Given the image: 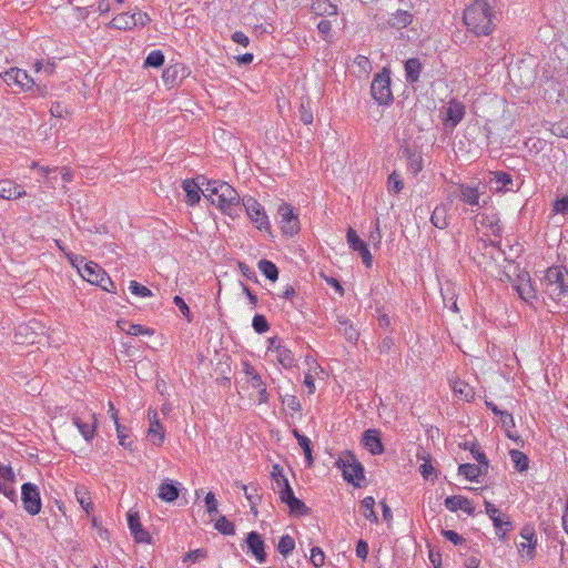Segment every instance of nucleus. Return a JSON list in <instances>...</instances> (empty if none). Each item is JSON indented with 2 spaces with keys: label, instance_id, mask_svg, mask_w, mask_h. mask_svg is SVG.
I'll list each match as a JSON object with an SVG mask.
<instances>
[{
  "label": "nucleus",
  "instance_id": "obj_1",
  "mask_svg": "<svg viewBox=\"0 0 568 568\" xmlns=\"http://www.w3.org/2000/svg\"><path fill=\"white\" fill-rule=\"evenodd\" d=\"M495 12L487 0H475L464 11L467 30L477 37L489 36L495 29Z\"/></svg>",
  "mask_w": 568,
  "mask_h": 568
},
{
  "label": "nucleus",
  "instance_id": "obj_2",
  "mask_svg": "<svg viewBox=\"0 0 568 568\" xmlns=\"http://www.w3.org/2000/svg\"><path fill=\"white\" fill-rule=\"evenodd\" d=\"M203 195L225 214H236V211L240 207V194L226 182L206 181Z\"/></svg>",
  "mask_w": 568,
  "mask_h": 568
},
{
  "label": "nucleus",
  "instance_id": "obj_3",
  "mask_svg": "<svg viewBox=\"0 0 568 568\" xmlns=\"http://www.w3.org/2000/svg\"><path fill=\"white\" fill-rule=\"evenodd\" d=\"M71 264L77 267L83 280L100 286L103 291L115 292V285L106 272L94 262H85L81 256H69Z\"/></svg>",
  "mask_w": 568,
  "mask_h": 568
},
{
  "label": "nucleus",
  "instance_id": "obj_4",
  "mask_svg": "<svg viewBox=\"0 0 568 568\" xmlns=\"http://www.w3.org/2000/svg\"><path fill=\"white\" fill-rule=\"evenodd\" d=\"M541 287L545 294L556 301L568 294V271L562 266L547 268L541 278Z\"/></svg>",
  "mask_w": 568,
  "mask_h": 568
},
{
  "label": "nucleus",
  "instance_id": "obj_5",
  "mask_svg": "<svg viewBox=\"0 0 568 568\" xmlns=\"http://www.w3.org/2000/svg\"><path fill=\"white\" fill-rule=\"evenodd\" d=\"M371 93L378 104H388L393 101L390 77L386 69L374 77L371 85Z\"/></svg>",
  "mask_w": 568,
  "mask_h": 568
},
{
  "label": "nucleus",
  "instance_id": "obj_6",
  "mask_svg": "<svg viewBox=\"0 0 568 568\" xmlns=\"http://www.w3.org/2000/svg\"><path fill=\"white\" fill-rule=\"evenodd\" d=\"M0 78L9 87L16 85L23 92L33 89L37 81H41L40 78L30 77L24 70L19 68H11L3 73H0Z\"/></svg>",
  "mask_w": 568,
  "mask_h": 568
},
{
  "label": "nucleus",
  "instance_id": "obj_7",
  "mask_svg": "<svg viewBox=\"0 0 568 568\" xmlns=\"http://www.w3.org/2000/svg\"><path fill=\"white\" fill-rule=\"evenodd\" d=\"M281 230L285 235L293 236L301 230L298 215L288 203H282L277 210Z\"/></svg>",
  "mask_w": 568,
  "mask_h": 568
},
{
  "label": "nucleus",
  "instance_id": "obj_8",
  "mask_svg": "<svg viewBox=\"0 0 568 568\" xmlns=\"http://www.w3.org/2000/svg\"><path fill=\"white\" fill-rule=\"evenodd\" d=\"M150 21V17L144 12H122L112 19L111 26L119 30H131L134 27H144Z\"/></svg>",
  "mask_w": 568,
  "mask_h": 568
},
{
  "label": "nucleus",
  "instance_id": "obj_9",
  "mask_svg": "<svg viewBox=\"0 0 568 568\" xmlns=\"http://www.w3.org/2000/svg\"><path fill=\"white\" fill-rule=\"evenodd\" d=\"M486 193L485 185H469V184H460L458 185V194L462 202L469 205L470 207H480L487 204V200L481 196Z\"/></svg>",
  "mask_w": 568,
  "mask_h": 568
},
{
  "label": "nucleus",
  "instance_id": "obj_10",
  "mask_svg": "<svg viewBox=\"0 0 568 568\" xmlns=\"http://www.w3.org/2000/svg\"><path fill=\"white\" fill-rule=\"evenodd\" d=\"M242 204L246 211V214L258 230L267 231L270 229L268 217L265 214L262 205L255 199L244 197L242 200Z\"/></svg>",
  "mask_w": 568,
  "mask_h": 568
},
{
  "label": "nucleus",
  "instance_id": "obj_11",
  "mask_svg": "<svg viewBox=\"0 0 568 568\" xmlns=\"http://www.w3.org/2000/svg\"><path fill=\"white\" fill-rule=\"evenodd\" d=\"M338 467L343 471L344 479L348 483L358 485L356 480L364 478V468L354 455H346L337 462Z\"/></svg>",
  "mask_w": 568,
  "mask_h": 568
},
{
  "label": "nucleus",
  "instance_id": "obj_12",
  "mask_svg": "<svg viewBox=\"0 0 568 568\" xmlns=\"http://www.w3.org/2000/svg\"><path fill=\"white\" fill-rule=\"evenodd\" d=\"M21 499L23 508L34 516L41 510V498L38 487L34 484L26 483L21 487Z\"/></svg>",
  "mask_w": 568,
  "mask_h": 568
},
{
  "label": "nucleus",
  "instance_id": "obj_13",
  "mask_svg": "<svg viewBox=\"0 0 568 568\" xmlns=\"http://www.w3.org/2000/svg\"><path fill=\"white\" fill-rule=\"evenodd\" d=\"M243 372L246 375V382L252 387L257 389L258 393V403L265 404L268 402L270 394L266 389V385L263 382L261 375L257 371L248 363H243Z\"/></svg>",
  "mask_w": 568,
  "mask_h": 568
},
{
  "label": "nucleus",
  "instance_id": "obj_14",
  "mask_svg": "<svg viewBox=\"0 0 568 568\" xmlns=\"http://www.w3.org/2000/svg\"><path fill=\"white\" fill-rule=\"evenodd\" d=\"M206 181H209L205 176L200 175L195 180H184L182 183V189L186 194V203L189 205H195L199 203L201 196L200 193L203 194V190L206 186Z\"/></svg>",
  "mask_w": 568,
  "mask_h": 568
},
{
  "label": "nucleus",
  "instance_id": "obj_15",
  "mask_svg": "<svg viewBox=\"0 0 568 568\" xmlns=\"http://www.w3.org/2000/svg\"><path fill=\"white\" fill-rule=\"evenodd\" d=\"M246 544L250 552L257 562L263 564L266 560L265 542L262 536L256 531L247 534Z\"/></svg>",
  "mask_w": 568,
  "mask_h": 568
},
{
  "label": "nucleus",
  "instance_id": "obj_16",
  "mask_svg": "<svg viewBox=\"0 0 568 568\" xmlns=\"http://www.w3.org/2000/svg\"><path fill=\"white\" fill-rule=\"evenodd\" d=\"M148 418H149L148 436L150 437V439L153 444L161 445L165 438V430L159 420L158 413L153 409H149Z\"/></svg>",
  "mask_w": 568,
  "mask_h": 568
},
{
  "label": "nucleus",
  "instance_id": "obj_17",
  "mask_svg": "<svg viewBox=\"0 0 568 568\" xmlns=\"http://www.w3.org/2000/svg\"><path fill=\"white\" fill-rule=\"evenodd\" d=\"M515 288L523 301L532 304L537 300L536 290L532 287L530 276L524 273L518 276V283Z\"/></svg>",
  "mask_w": 568,
  "mask_h": 568
},
{
  "label": "nucleus",
  "instance_id": "obj_18",
  "mask_svg": "<svg viewBox=\"0 0 568 568\" xmlns=\"http://www.w3.org/2000/svg\"><path fill=\"white\" fill-rule=\"evenodd\" d=\"M362 444L373 455H379L384 452V446L377 429H367L363 433Z\"/></svg>",
  "mask_w": 568,
  "mask_h": 568
},
{
  "label": "nucleus",
  "instance_id": "obj_19",
  "mask_svg": "<svg viewBox=\"0 0 568 568\" xmlns=\"http://www.w3.org/2000/svg\"><path fill=\"white\" fill-rule=\"evenodd\" d=\"M128 525L131 534L138 542H150V534L142 527L138 513H128Z\"/></svg>",
  "mask_w": 568,
  "mask_h": 568
},
{
  "label": "nucleus",
  "instance_id": "obj_20",
  "mask_svg": "<svg viewBox=\"0 0 568 568\" xmlns=\"http://www.w3.org/2000/svg\"><path fill=\"white\" fill-rule=\"evenodd\" d=\"M72 423L85 440H90L95 436L98 427V418L95 414H91L89 420H82L80 417L74 416L72 418Z\"/></svg>",
  "mask_w": 568,
  "mask_h": 568
},
{
  "label": "nucleus",
  "instance_id": "obj_21",
  "mask_svg": "<svg viewBox=\"0 0 568 568\" xmlns=\"http://www.w3.org/2000/svg\"><path fill=\"white\" fill-rule=\"evenodd\" d=\"M27 195L24 189L12 180H1L0 197L3 200H17Z\"/></svg>",
  "mask_w": 568,
  "mask_h": 568
},
{
  "label": "nucleus",
  "instance_id": "obj_22",
  "mask_svg": "<svg viewBox=\"0 0 568 568\" xmlns=\"http://www.w3.org/2000/svg\"><path fill=\"white\" fill-rule=\"evenodd\" d=\"M444 504L445 507L450 511H457L458 509H460L469 516H473L475 514V508L471 501L468 498L460 495L447 497Z\"/></svg>",
  "mask_w": 568,
  "mask_h": 568
},
{
  "label": "nucleus",
  "instance_id": "obj_23",
  "mask_svg": "<svg viewBox=\"0 0 568 568\" xmlns=\"http://www.w3.org/2000/svg\"><path fill=\"white\" fill-rule=\"evenodd\" d=\"M488 183L496 192L513 191L514 186L511 176L505 172H491Z\"/></svg>",
  "mask_w": 568,
  "mask_h": 568
},
{
  "label": "nucleus",
  "instance_id": "obj_24",
  "mask_svg": "<svg viewBox=\"0 0 568 568\" xmlns=\"http://www.w3.org/2000/svg\"><path fill=\"white\" fill-rule=\"evenodd\" d=\"M465 115V106L455 100L449 101L446 108L445 121L456 126Z\"/></svg>",
  "mask_w": 568,
  "mask_h": 568
},
{
  "label": "nucleus",
  "instance_id": "obj_25",
  "mask_svg": "<svg viewBox=\"0 0 568 568\" xmlns=\"http://www.w3.org/2000/svg\"><path fill=\"white\" fill-rule=\"evenodd\" d=\"M179 494V488L169 478L164 479L159 486L158 497L163 501L173 503L178 499Z\"/></svg>",
  "mask_w": 568,
  "mask_h": 568
},
{
  "label": "nucleus",
  "instance_id": "obj_26",
  "mask_svg": "<svg viewBox=\"0 0 568 568\" xmlns=\"http://www.w3.org/2000/svg\"><path fill=\"white\" fill-rule=\"evenodd\" d=\"M311 9L317 16L337 14V6L332 3L329 0H314Z\"/></svg>",
  "mask_w": 568,
  "mask_h": 568
},
{
  "label": "nucleus",
  "instance_id": "obj_27",
  "mask_svg": "<svg viewBox=\"0 0 568 568\" xmlns=\"http://www.w3.org/2000/svg\"><path fill=\"white\" fill-rule=\"evenodd\" d=\"M337 322L338 332L342 333L348 342L355 343L358 339L359 334L349 320L346 317H338Z\"/></svg>",
  "mask_w": 568,
  "mask_h": 568
},
{
  "label": "nucleus",
  "instance_id": "obj_28",
  "mask_svg": "<svg viewBox=\"0 0 568 568\" xmlns=\"http://www.w3.org/2000/svg\"><path fill=\"white\" fill-rule=\"evenodd\" d=\"M448 207L446 204H439L433 211L430 222L434 226L443 230L448 225L447 220Z\"/></svg>",
  "mask_w": 568,
  "mask_h": 568
},
{
  "label": "nucleus",
  "instance_id": "obj_29",
  "mask_svg": "<svg viewBox=\"0 0 568 568\" xmlns=\"http://www.w3.org/2000/svg\"><path fill=\"white\" fill-rule=\"evenodd\" d=\"M422 72V63L418 59L412 58L405 62L406 80L410 83L418 81Z\"/></svg>",
  "mask_w": 568,
  "mask_h": 568
},
{
  "label": "nucleus",
  "instance_id": "obj_30",
  "mask_svg": "<svg viewBox=\"0 0 568 568\" xmlns=\"http://www.w3.org/2000/svg\"><path fill=\"white\" fill-rule=\"evenodd\" d=\"M118 327L132 336L139 335H152L153 331L140 325V324H130L126 321L120 320L116 323Z\"/></svg>",
  "mask_w": 568,
  "mask_h": 568
},
{
  "label": "nucleus",
  "instance_id": "obj_31",
  "mask_svg": "<svg viewBox=\"0 0 568 568\" xmlns=\"http://www.w3.org/2000/svg\"><path fill=\"white\" fill-rule=\"evenodd\" d=\"M374 507L375 499L372 496H367L362 500L359 510L367 520H369L372 524H377L378 517Z\"/></svg>",
  "mask_w": 568,
  "mask_h": 568
},
{
  "label": "nucleus",
  "instance_id": "obj_32",
  "mask_svg": "<svg viewBox=\"0 0 568 568\" xmlns=\"http://www.w3.org/2000/svg\"><path fill=\"white\" fill-rule=\"evenodd\" d=\"M412 21H413V16L408 11L397 10L396 12H394L390 16L388 23L393 28L402 29V28H406L408 24H410Z\"/></svg>",
  "mask_w": 568,
  "mask_h": 568
},
{
  "label": "nucleus",
  "instance_id": "obj_33",
  "mask_svg": "<svg viewBox=\"0 0 568 568\" xmlns=\"http://www.w3.org/2000/svg\"><path fill=\"white\" fill-rule=\"evenodd\" d=\"M483 466L474 464H462L458 467V474L463 475L468 480H476L479 476L486 474Z\"/></svg>",
  "mask_w": 568,
  "mask_h": 568
},
{
  "label": "nucleus",
  "instance_id": "obj_34",
  "mask_svg": "<svg viewBox=\"0 0 568 568\" xmlns=\"http://www.w3.org/2000/svg\"><path fill=\"white\" fill-rule=\"evenodd\" d=\"M276 361L280 365H282L284 368H292L296 365V359L294 354L290 348H287L285 345H283L278 351L276 352Z\"/></svg>",
  "mask_w": 568,
  "mask_h": 568
},
{
  "label": "nucleus",
  "instance_id": "obj_35",
  "mask_svg": "<svg viewBox=\"0 0 568 568\" xmlns=\"http://www.w3.org/2000/svg\"><path fill=\"white\" fill-rule=\"evenodd\" d=\"M404 153L408 161L407 162L408 170L414 175H417L423 169V161H422L420 155L416 154L410 149H405Z\"/></svg>",
  "mask_w": 568,
  "mask_h": 568
},
{
  "label": "nucleus",
  "instance_id": "obj_36",
  "mask_svg": "<svg viewBox=\"0 0 568 568\" xmlns=\"http://www.w3.org/2000/svg\"><path fill=\"white\" fill-rule=\"evenodd\" d=\"M453 392L465 400H469L474 397V389L467 383L462 381H455L452 384Z\"/></svg>",
  "mask_w": 568,
  "mask_h": 568
},
{
  "label": "nucleus",
  "instance_id": "obj_37",
  "mask_svg": "<svg viewBox=\"0 0 568 568\" xmlns=\"http://www.w3.org/2000/svg\"><path fill=\"white\" fill-rule=\"evenodd\" d=\"M509 455L515 468L518 471L523 473L528 469L529 460L526 454L517 449H511Z\"/></svg>",
  "mask_w": 568,
  "mask_h": 568
},
{
  "label": "nucleus",
  "instance_id": "obj_38",
  "mask_svg": "<svg viewBox=\"0 0 568 568\" xmlns=\"http://www.w3.org/2000/svg\"><path fill=\"white\" fill-rule=\"evenodd\" d=\"M258 270L272 282H275L278 277V270L276 265L267 260H261L258 262Z\"/></svg>",
  "mask_w": 568,
  "mask_h": 568
},
{
  "label": "nucleus",
  "instance_id": "obj_39",
  "mask_svg": "<svg viewBox=\"0 0 568 568\" xmlns=\"http://www.w3.org/2000/svg\"><path fill=\"white\" fill-rule=\"evenodd\" d=\"M493 524L500 538H505L507 532L513 528L511 521L505 515H500L499 517L494 518Z\"/></svg>",
  "mask_w": 568,
  "mask_h": 568
},
{
  "label": "nucleus",
  "instance_id": "obj_40",
  "mask_svg": "<svg viewBox=\"0 0 568 568\" xmlns=\"http://www.w3.org/2000/svg\"><path fill=\"white\" fill-rule=\"evenodd\" d=\"M546 125L554 135L568 139V119H561L557 123L547 122Z\"/></svg>",
  "mask_w": 568,
  "mask_h": 568
},
{
  "label": "nucleus",
  "instance_id": "obj_41",
  "mask_svg": "<svg viewBox=\"0 0 568 568\" xmlns=\"http://www.w3.org/2000/svg\"><path fill=\"white\" fill-rule=\"evenodd\" d=\"M294 436L298 442V445L302 447L305 458L307 460V465L313 464V456H312V448H311V440L305 435H302L298 433V430H294Z\"/></svg>",
  "mask_w": 568,
  "mask_h": 568
},
{
  "label": "nucleus",
  "instance_id": "obj_42",
  "mask_svg": "<svg viewBox=\"0 0 568 568\" xmlns=\"http://www.w3.org/2000/svg\"><path fill=\"white\" fill-rule=\"evenodd\" d=\"M295 548V540L290 535H284L281 537L278 544H277V550L278 552L287 557Z\"/></svg>",
  "mask_w": 568,
  "mask_h": 568
},
{
  "label": "nucleus",
  "instance_id": "obj_43",
  "mask_svg": "<svg viewBox=\"0 0 568 568\" xmlns=\"http://www.w3.org/2000/svg\"><path fill=\"white\" fill-rule=\"evenodd\" d=\"M164 63V54L161 50L151 51L144 60L145 68H160Z\"/></svg>",
  "mask_w": 568,
  "mask_h": 568
},
{
  "label": "nucleus",
  "instance_id": "obj_44",
  "mask_svg": "<svg viewBox=\"0 0 568 568\" xmlns=\"http://www.w3.org/2000/svg\"><path fill=\"white\" fill-rule=\"evenodd\" d=\"M215 529L222 535L231 536L235 534V526L232 521H230L226 517H220L215 524Z\"/></svg>",
  "mask_w": 568,
  "mask_h": 568
},
{
  "label": "nucleus",
  "instance_id": "obj_45",
  "mask_svg": "<svg viewBox=\"0 0 568 568\" xmlns=\"http://www.w3.org/2000/svg\"><path fill=\"white\" fill-rule=\"evenodd\" d=\"M404 189V182L400 175L394 171L388 175L387 190L388 192L399 193Z\"/></svg>",
  "mask_w": 568,
  "mask_h": 568
},
{
  "label": "nucleus",
  "instance_id": "obj_46",
  "mask_svg": "<svg viewBox=\"0 0 568 568\" xmlns=\"http://www.w3.org/2000/svg\"><path fill=\"white\" fill-rule=\"evenodd\" d=\"M75 497H77V500L79 501V504L81 505V507L87 513H89L92 509L93 505L91 501V497H90L89 493L83 487L75 489Z\"/></svg>",
  "mask_w": 568,
  "mask_h": 568
},
{
  "label": "nucleus",
  "instance_id": "obj_47",
  "mask_svg": "<svg viewBox=\"0 0 568 568\" xmlns=\"http://www.w3.org/2000/svg\"><path fill=\"white\" fill-rule=\"evenodd\" d=\"M242 489L244 491V495L246 499L251 504V510L256 514V504L261 500V496L256 493V488L250 487L246 485H242Z\"/></svg>",
  "mask_w": 568,
  "mask_h": 568
},
{
  "label": "nucleus",
  "instance_id": "obj_48",
  "mask_svg": "<svg viewBox=\"0 0 568 568\" xmlns=\"http://www.w3.org/2000/svg\"><path fill=\"white\" fill-rule=\"evenodd\" d=\"M485 222L487 223L486 225L490 229V232H491L493 235H495V236H500L501 235L500 221H499V217L496 214L486 215L484 217L483 224Z\"/></svg>",
  "mask_w": 568,
  "mask_h": 568
},
{
  "label": "nucleus",
  "instance_id": "obj_49",
  "mask_svg": "<svg viewBox=\"0 0 568 568\" xmlns=\"http://www.w3.org/2000/svg\"><path fill=\"white\" fill-rule=\"evenodd\" d=\"M499 418H500L501 426L506 432L507 437L514 439L515 437L511 434V429L515 427V422H514L513 415L508 412H504V413H501Z\"/></svg>",
  "mask_w": 568,
  "mask_h": 568
},
{
  "label": "nucleus",
  "instance_id": "obj_50",
  "mask_svg": "<svg viewBox=\"0 0 568 568\" xmlns=\"http://www.w3.org/2000/svg\"><path fill=\"white\" fill-rule=\"evenodd\" d=\"M286 505L290 508V513L293 515L300 516V515H306L308 513V508L306 507L304 501H302L301 499H298L296 497L294 499L290 500Z\"/></svg>",
  "mask_w": 568,
  "mask_h": 568
},
{
  "label": "nucleus",
  "instance_id": "obj_51",
  "mask_svg": "<svg viewBox=\"0 0 568 568\" xmlns=\"http://www.w3.org/2000/svg\"><path fill=\"white\" fill-rule=\"evenodd\" d=\"M129 290L133 295L140 296V297H150L152 296L151 290H149L146 286L140 284L136 281H131L129 284Z\"/></svg>",
  "mask_w": 568,
  "mask_h": 568
},
{
  "label": "nucleus",
  "instance_id": "obj_52",
  "mask_svg": "<svg viewBox=\"0 0 568 568\" xmlns=\"http://www.w3.org/2000/svg\"><path fill=\"white\" fill-rule=\"evenodd\" d=\"M30 329V326L27 324L19 325L17 333L14 335L17 343H29L34 344L36 339L33 337L28 338V332Z\"/></svg>",
  "mask_w": 568,
  "mask_h": 568
},
{
  "label": "nucleus",
  "instance_id": "obj_53",
  "mask_svg": "<svg viewBox=\"0 0 568 568\" xmlns=\"http://www.w3.org/2000/svg\"><path fill=\"white\" fill-rule=\"evenodd\" d=\"M346 239L349 247L354 251H358L365 245V243L358 237L357 233L352 227L347 230Z\"/></svg>",
  "mask_w": 568,
  "mask_h": 568
},
{
  "label": "nucleus",
  "instance_id": "obj_54",
  "mask_svg": "<svg viewBox=\"0 0 568 568\" xmlns=\"http://www.w3.org/2000/svg\"><path fill=\"white\" fill-rule=\"evenodd\" d=\"M252 326L254 331L258 334L265 333L268 331V323L263 315L256 314L253 317Z\"/></svg>",
  "mask_w": 568,
  "mask_h": 568
},
{
  "label": "nucleus",
  "instance_id": "obj_55",
  "mask_svg": "<svg viewBox=\"0 0 568 568\" xmlns=\"http://www.w3.org/2000/svg\"><path fill=\"white\" fill-rule=\"evenodd\" d=\"M311 561L315 567H322L325 562L324 551L320 547L311 549Z\"/></svg>",
  "mask_w": 568,
  "mask_h": 568
},
{
  "label": "nucleus",
  "instance_id": "obj_56",
  "mask_svg": "<svg viewBox=\"0 0 568 568\" xmlns=\"http://www.w3.org/2000/svg\"><path fill=\"white\" fill-rule=\"evenodd\" d=\"M536 545H537V539H535L534 541L529 542V541H524V542H520L519 545V552L525 556V551H526V556L528 557V559H532L534 556H535V548H536Z\"/></svg>",
  "mask_w": 568,
  "mask_h": 568
},
{
  "label": "nucleus",
  "instance_id": "obj_57",
  "mask_svg": "<svg viewBox=\"0 0 568 568\" xmlns=\"http://www.w3.org/2000/svg\"><path fill=\"white\" fill-rule=\"evenodd\" d=\"M278 496L282 503L287 504L295 498L294 491L288 483H284V487L278 490Z\"/></svg>",
  "mask_w": 568,
  "mask_h": 568
},
{
  "label": "nucleus",
  "instance_id": "obj_58",
  "mask_svg": "<svg viewBox=\"0 0 568 568\" xmlns=\"http://www.w3.org/2000/svg\"><path fill=\"white\" fill-rule=\"evenodd\" d=\"M300 119L304 124H311L314 120L312 110L304 102L300 106Z\"/></svg>",
  "mask_w": 568,
  "mask_h": 568
},
{
  "label": "nucleus",
  "instance_id": "obj_59",
  "mask_svg": "<svg viewBox=\"0 0 568 568\" xmlns=\"http://www.w3.org/2000/svg\"><path fill=\"white\" fill-rule=\"evenodd\" d=\"M204 501H205V506H206V511L210 515L217 513V500L213 493H211V491L207 493L204 498Z\"/></svg>",
  "mask_w": 568,
  "mask_h": 568
},
{
  "label": "nucleus",
  "instance_id": "obj_60",
  "mask_svg": "<svg viewBox=\"0 0 568 568\" xmlns=\"http://www.w3.org/2000/svg\"><path fill=\"white\" fill-rule=\"evenodd\" d=\"M173 303L179 307L182 315L186 317L187 322H191V312L184 300L176 295L173 298Z\"/></svg>",
  "mask_w": 568,
  "mask_h": 568
},
{
  "label": "nucleus",
  "instance_id": "obj_61",
  "mask_svg": "<svg viewBox=\"0 0 568 568\" xmlns=\"http://www.w3.org/2000/svg\"><path fill=\"white\" fill-rule=\"evenodd\" d=\"M119 444L125 448H131L132 442H128V435L125 434V427L121 424L115 426Z\"/></svg>",
  "mask_w": 568,
  "mask_h": 568
},
{
  "label": "nucleus",
  "instance_id": "obj_62",
  "mask_svg": "<svg viewBox=\"0 0 568 568\" xmlns=\"http://www.w3.org/2000/svg\"><path fill=\"white\" fill-rule=\"evenodd\" d=\"M419 471L425 479L435 474V468L428 458H424V463L419 466Z\"/></svg>",
  "mask_w": 568,
  "mask_h": 568
},
{
  "label": "nucleus",
  "instance_id": "obj_63",
  "mask_svg": "<svg viewBox=\"0 0 568 568\" xmlns=\"http://www.w3.org/2000/svg\"><path fill=\"white\" fill-rule=\"evenodd\" d=\"M205 557H206L205 550H203V549H195V550L189 551L185 555L183 561L195 562V561H199L201 559H204Z\"/></svg>",
  "mask_w": 568,
  "mask_h": 568
},
{
  "label": "nucleus",
  "instance_id": "obj_64",
  "mask_svg": "<svg viewBox=\"0 0 568 568\" xmlns=\"http://www.w3.org/2000/svg\"><path fill=\"white\" fill-rule=\"evenodd\" d=\"M554 212L560 214H568V197H561L554 203Z\"/></svg>",
  "mask_w": 568,
  "mask_h": 568
}]
</instances>
